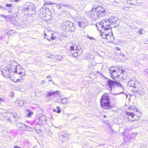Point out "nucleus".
<instances>
[{"label":"nucleus","instance_id":"1","mask_svg":"<svg viewBox=\"0 0 148 148\" xmlns=\"http://www.w3.org/2000/svg\"><path fill=\"white\" fill-rule=\"evenodd\" d=\"M91 13L90 16L94 19L104 17L106 14L104 9L100 6L95 8H92Z\"/></svg>","mask_w":148,"mask_h":148},{"label":"nucleus","instance_id":"2","mask_svg":"<svg viewBox=\"0 0 148 148\" xmlns=\"http://www.w3.org/2000/svg\"><path fill=\"white\" fill-rule=\"evenodd\" d=\"M14 72L17 73V70H12V69L10 70V69H3L2 73L5 77L10 78V79L14 82L17 83L19 82V81H20V82H22V81H21L24 79L23 78L24 76L22 75L21 78L19 77V78L18 79H14L13 78V77Z\"/></svg>","mask_w":148,"mask_h":148},{"label":"nucleus","instance_id":"3","mask_svg":"<svg viewBox=\"0 0 148 148\" xmlns=\"http://www.w3.org/2000/svg\"><path fill=\"white\" fill-rule=\"evenodd\" d=\"M101 106L102 108L108 110L111 108L112 107L109 100V96L107 93L103 95L100 99Z\"/></svg>","mask_w":148,"mask_h":148},{"label":"nucleus","instance_id":"4","mask_svg":"<svg viewBox=\"0 0 148 148\" xmlns=\"http://www.w3.org/2000/svg\"><path fill=\"white\" fill-rule=\"evenodd\" d=\"M25 7L24 12L26 14H32L33 11H35V9L33 4L30 2H27L24 5Z\"/></svg>","mask_w":148,"mask_h":148},{"label":"nucleus","instance_id":"5","mask_svg":"<svg viewBox=\"0 0 148 148\" xmlns=\"http://www.w3.org/2000/svg\"><path fill=\"white\" fill-rule=\"evenodd\" d=\"M107 85V89L111 91L117 87L119 83L116 81H113L109 79H108Z\"/></svg>","mask_w":148,"mask_h":148},{"label":"nucleus","instance_id":"6","mask_svg":"<svg viewBox=\"0 0 148 148\" xmlns=\"http://www.w3.org/2000/svg\"><path fill=\"white\" fill-rule=\"evenodd\" d=\"M126 114L127 116H128L125 119L126 121L131 122L136 120V118L137 116L136 115L134 114V113L132 112H126Z\"/></svg>","mask_w":148,"mask_h":148},{"label":"nucleus","instance_id":"7","mask_svg":"<svg viewBox=\"0 0 148 148\" xmlns=\"http://www.w3.org/2000/svg\"><path fill=\"white\" fill-rule=\"evenodd\" d=\"M101 23L103 25L104 30H106L109 29V27H109L110 24V23L108 21V19L102 20L101 21Z\"/></svg>","mask_w":148,"mask_h":148},{"label":"nucleus","instance_id":"8","mask_svg":"<svg viewBox=\"0 0 148 148\" xmlns=\"http://www.w3.org/2000/svg\"><path fill=\"white\" fill-rule=\"evenodd\" d=\"M77 24L79 26L81 27H86L87 25V22L86 20L83 18L81 21L77 22Z\"/></svg>","mask_w":148,"mask_h":148},{"label":"nucleus","instance_id":"9","mask_svg":"<svg viewBox=\"0 0 148 148\" xmlns=\"http://www.w3.org/2000/svg\"><path fill=\"white\" fill-rule=\"evenodd\" d=\"M108 21L110 23V24L114 25L118 23V19L116 17L111 16L109 19H108Z\"/></svg>","mask_w":148,"mask_h":148},{"label":"nucleus","instance_id":"10","mask_svg":"<svg viewBox=\"0 0 148 148\" xmlns=\"http://www.w3.org/2000/svg\"><path fill=\"white\" fill-rule=\"evenodd\" d=\"M109 71V73L110 74L111 77L112 79H114L117 76V74L115 70L110 69Z\"/></svg>","mask_w":148,"mask_h":148},{"label":"nucleus","instance_id":"11","mask_svg":"<svg viewBox=\"0 0 148 148\" xmlns=\"http://www.w3.org/2000/svg\"><path fill=\"white\" fill-rule=\"evenodd\" d=\"M65 23H63L62 28L64 29H66L67 28V27L70 26H71L73 25V23L69 21H65Z\"/></svg>","mask_w":148,"mask_h":148},{"label":"nucleus","instance_id":"12","mask_svg":"<svg viewBox=\"0 0 148 148\" xmlns=\"http://www.w3.org/2000/svg\"><path fill=\"white\" fill-rule=\"evenodd\" d=\"M11 69H12V70H17V73H18V74H20V75L23 74V73H22V72H19V71H18L17 69V68L16 66V65H14V66H12L11 67ZM15 72L16 73H17L16 72ZM25 74L24 73L23 74V75H22L23 76H24V77H23L24 79H24V76H25ZM21 77H22V76H21ZM20 77L21 78V77Z\"/></svg>","mask_w":148,"mask_h":148},{"label":"nucleus","instance_id":"13","mask_svg":"<svg viewBox=\"0 0 148 148\" xmlns=\"http://www.w3.org/2000/svg\"><path fill=\"white\" fill-rule=\"evenodd\" d=\"M96 26L100 32H101V31H102V29H104L103 25V24H101V21L100 23H97Z\"/></svg>","mask_w":148,"mask_h":148},{"label":"nucleus","instance_id":"14","mask_svg":"<svg viewBox=\"0 0 148 148\" xmlns=\"http://www.w3.org/2000/svg\"><path fill=\"white\" fill-rule=\"evenodd\" d=\"M127 85L130 87H136V86H134L135 85L134 82L132 80H130L128 81Z\"/></svg>","mask_w":148,"mask_h":148},{"label":"nucleus","instance_id":"15","mask_svg":"<svg viewBox=\"0 0 148 148\" xmlns=\"http://www.w3.org/2000/svg\"><path fill=\"white\" fill-rule=\"evenodd\" d=\"M117 88V89L120 90V92H119L120 93H121L123 92L124 90L123 88L120 83H119L118 84Z\"/></svg>","mask_w":148,"mask_h":148},{"label":"nucleus","instance_id":"16","mask_svg":"<svg viewBox=\"0 0 148 148\" xmlns=\"http://www.w3.org/2000/svg\"><path fill=\"white\" fill-rule=\"evenodd\" d=\"M101 36L104 39L106 38L107 40H109L108 38L110 37V36L108 34L102 33L101 34Z\"/></svg>","mask_w":148,"mask_h":148},{"label":"nucleus","instance_id":"17","mask_svg":"<svg viewBox=\"0 0 148 148\" xmlns=\"http://www.w3.org/2000/svg\"><path fill=\"white\" fill-rule=\"evenodd\" d=\"M57 8L59 9L62 8V6L63 7H68L67 5L64 3H62L60 4H58L57 5Z\"/></svg>","mask_w":148,"mask_h":148},{"label":"nucleus","instance_id":"18","mask_svg":"<svg viewBox=\"0 0 148 148\" xmlns=\"http://www.w3.org/2000/svg\"><path fill=\"white\" fill-rule=\"evenodd\" d=\"M75 29V27L73 25L71 26H69L67 27V28L66 29V30L67 31H74Z\"/></svg>","mask_w":148,"mask_h":148},{"label":"nucleus","instance_id":"19","mask_svg":"<svg viewBox=\"0 0 148 148\" xmlns=\"http://www.w3.org/2000/svg\"><path fill=\"white\" fill-rule=\"evenodd\" d=\"M127 3L129 4H134L137 0H126Z\"/></svg>","mask_w":148,"mask_h":148},{"label":"nucleus","instance_id":"20","mask_svg":"<svg viewBox=\"0 0 148 148\" xmlns=\"http://www.w3.org/2000/svg\"><path fill=\"white\" fill-rule=\"evenodd\" d=\"M23 126L25 127V129H26L27 131L31 132L32 131V128L26 125H23Z\"/></svg>","mask_w":148,"mask_h":148},{"label":"nucleus","instance_id":"21","mask_svg":"<svg viewBox=\"0 0 148 148\" xmlns=\"http://www.w3.org/2000/svg\"><path fill=\"white\" fill-rule=\"evenodd\" d=\"M71 53L73 56L75 57H76L78 55L77 52L76 50V49H75V50L71 52Z\"/></svg>","mask_w":148,"mask_h":148},{"label":"nucleus","instance_id":"22","mask_svg":"<svg viewBox=\"0 0 148 148\" xmlns=\"http://www.w3.org/2000/svg\"><path fill=\"white\" fill-rule=\"evenodd\" d=\"M61 100V102L63 104H65L67 102V99L65 98H62Z\"/></svg>","mask_w":148,"mask_h":148},{"label":"nucleus","instance_id":"23","mask_svg":"<svg viewBox=\"0 0 148 148\" xmlns=\"http://www.w3.org/2000/svg\"><path fill=\"white\" fill-rule=\"evenodd\" d=\"M23 125L25 124L23 123H20L18 124V125L21 129L22 130H25V127L23 126Z\"/></svg>","mask_w":148,"mask_h":148},{"label":"nucleus","instance_id":"24","mask_svg":"<svg viewBox=\"0 0 148 148\" xmlns=\"http://www.w3.org/2000/svg\"><path fill=\"white\" fill-rule=\"evenodd\" d=\"M25 103V101L23 100H20L19 101L18 103L19 106H22Z\"/></svg>","mask_w":148,"mask_h":148},{"label":"nucleus","instance_id":"25","mask_svg":"<svg viewBox=\"0 0 148 148\" xmlns=\"http://www.w3.org/2000/svg\"><path fill=\"white\" fill-rule=\"evenodd\" d=\"M36 95L38 97L41 96L42 95V92H37L35 93Z\"/></svg>","mask_w":148,"mask_h":148},{"label":"nucleus","instance_id":"26","mask_svg":"<svg viewBox=\"0 0 148 148\" xmlns=\"http://www.w3.org/2000/svg\"><path fill=\"white\" fill-rule=\"evenodd\" d=\"M133 92H134L135 95H136L137 94L138 95V96L141 95V93H140L139 91L137 90H133Z\"/></svg>","mask_w":148,"mask_h":148},{"label":"nucleus","instance_id":"27","mask_svg":"<svg viewBox=\"0 0 148 148\" xmlns=\"http://www.w3.org/2000/svg\"><path fill=\"white\" fill-rule=\"evenodd\" d=\"M53 95L52 92H47V97H50Z\"/></svg>","mask_w":148,"mask_h":148},{"label":"nucleus","instance_id":"28","mask_svg":"<svg viewBox=\"0 0 148 148\" xmlns=\"http://www.w3.org/2000/svg\"><path fill=\"white\" fill-rule=\"evenodd\" d=\"M56 108L57 109V113H59L61 112V111L60 110V108L59 107L57 106L56 107Z\"/></svg>","mask_w":148,"mask_h":148},{"label":"nucleus","instance_id":"29","mask_svg":"<svg viewBox=\"0 0 148 148\" xmlns=\"http://www.w3.org/2000/svg\"><path fill=\"white\" fill-rule=\"evenodd\" d=\"M53 95H58L59 94V92L58 91L52 92Z\"/></svg>","mask_w":148,"mask_h":148},{"label":"nucleus","instance_id":"30","mask_svg":"<svg viewBox=\"0 0 148 148\" xmlns=\"http://www.w3.org/2000/svg\"><path fill=\"white\" fill-rule=\"evenodd\" d=\"M74 48L75 47L74 46H71L70 47V49H71V52L74 51Z\"/></svg>","mask_w":148,"mask_h":148},{"label":"nucleus","instance_id":"31","mask_svg":"<svg viewBox=\"0 0 148 148\" xmlns=\"http://www.w3.org/2000/svg\"><path fill=\"white\" fill-rule=\"evenodd\" d=\"M53 34H51V39L52 40H54L55 39V38H56V37H55V36L53 37Z\"/></svg>","mask_w":148,"mask_h":148},{"label":"nucleus","instance_id":"32","mask_svg":"<svg viewBox=\"0 0 148 148\" xmlns=\"http://www.w3.org/2000/svg\"><path fill=\"white\" fill-rule=\"evenodd\" d=\"M33 114V112H29L28 114H27V116L28 117H30Z\"/></svg>","mask_w":148,"mask_h":148},{"label":"nucleus","instance_id":"33","mask_svg":"<svg viewBox=\"0 0 148 148\" xmlns=\"http://www.w3.org/2000/svg\"><path fill=\"white\" fill-rule=\"evenodd\" d=\"M5 6L6 7H11L12 6V4H7L5 5Z\"/></svg>","mask_w":148,"mask_h":148},{"label":"nucleus","instance_id":"34","mask_svg":"<svg viewBox=\"0 0 148 148\" xmlns=\"http://www.w3.org/2000/svg\"><path fill=\"white\" fill-rule=\"evenodd\" d=\"M0 16L1 17H3V18H4L5 19L7 18V16H5L3 14H1V15H0Z\"/></svg>","mask_w":148,"mask_h":148},{"label":"nucleus","instance_id":"35","mask_svg":"<svg viewBox=\"0 0 148 148\" xmlns=\"http://www.w3.org/2000/svg\"><path fill=\"white\" fill-rule=\"evenodd\" d=\"M138 32L139 35H142L143 34V32H142V31L141 30H139Z\"/></svg>","mask_w":148,"mask_h":148},{"label":"nucleus","instance_id":"36","mask_svg":"<svg viewBox=\"0 0 148 148\" xmlns=\"http://www.w3.org/2000/svg\"><path fill=\"white\" fill-rule=\"evenodd\" d=\"M62 136H64V137H65V138H68L69 137V136H68V134H65V135L64 136H63V135H62Z\"/></svg>","mask_w":148,"mask_h":148},{"label":"nucleus","instance_id":"37","mask_svg":"<svg viewBox=\"0 0 148 148\" xmlns=\"http://www.w3.org/2000/svg\"><path fill=\"white\" fill-rule=\"evenodd\" d=\"M120 56H121L123 57V58H124L125 56L124 55L123 53H120Z\"/></svg>","mask_w":148,"mask_h":148},{"label":"nucleus","instance_id":"38","mask_svg":"<svg viewBox=\"0 0 148 148\" xmlns=\"http://www.w3.org/2000/svg\"><path fill=\"white\" fill-rule=\"evenodd\" d=\"M0 8L1 9H5V8L4 7H3L2 6L0 5Z\"/></svg>","mask_w":148,"mask_h":148},{"label":"nucleus","instance_id":"39","mask_svg":"<svg viewBox=\"0 0 148 148\" xmlns=\"http://www.w3.org/2000/svg\"><path fill=\"white\" fill-rule=\"evenodd\" d=\"M45 83V81L44 80H42L41 82V83L42 84H44Z\"/></svg>","mask_w":148,"mask_h":148},{"label":"nucleus","instance_id":"40","mask_svg":"<svg viewBox=\"0 0 148 148\" xmlns=\"http://www.w3.org/2000/svg\"><path fill=\"white\" fill-rule=\"evenodd\" d=\"M47 4L49 5H51V4H53V3H51L50 2H48V3H47Z\"/></svg>","mask_w":148,"mask_h":148},{"label":"nucleus","instance_id":"41","mask_svg":"<svg viewBox=\"0 0 148 148\" xmlns=\"http://www.w3.org/2000/svg\"><path fill=\"white\" fill-rule=\"evenodd\" d=\"M51 77V76H48L47 77V78L49 79V78H50Z\"/></svg>","mask_w":148,"mask_h":148},{"label":"nucleus","instance_id":"42","mask_svg":"<svg viewBox=\"0 0 148 148\" xmlns=\"http://www.w3.org/2000/svg\"><path fill=\"white\" fill-rule=\"evenodd\" d=\"M145 72L147 73H148V69H146L145 70Z\"/></svg>","mask_w":148,"mask_h":148},{"label":"nucleus","instance_id":"43","mask_svg":"<svg viewBox=\"0 0 148 148\" xmlns=\"http://www.w3.org/2000/svg\"><path fill=\"white\" fill-rule=\"evenodd\" d=\"M87 36L89 38H90V39H92V38H91V37H90V36Z\"/></svg>","mask_w":148,"mask_h":148},{"label":"nucleus","instance_id":"44","mask_svg":"<svg viewBox=\"0 0 148 148\" xmlns=\"http://www.w3.org/2000/svg\"><path fill=\"white\" fill-rule=\"evenodd\" d=\"M53 111L54 112H56V110H55V109H53Z\"/></svg>","mask_w":148,"mask_h":148},{"label":"nucleus","instance_id":"45","mask_svg":"<svg viewBox=\"0 0 148 148\" xmlns=\"http://www.w3.org/2000/svg\"><path fill=\"white\" fill-rule=\"evenodd\" d=\"M52 80V79H50V80H49V82H50V81H51Z\"/></svg>","mask_w":148,"mask_h":148},{"label":"nucleus","instance_id":"46","mask_svg":"<svg viewBox=\"0 0 148 148\" xmlns=\"http://www.w3.org/2000/svg\"><path fill=\"white\" fill-rule=\"evenodd\" d=\"M44 35L45 36H46V34L45 33H44Z\"/></svg>","mask_w":148,"mask_h":148},{"label":"nucleus","instance_id":"47","mask_svg":"<svg viewBox=\"0 0 148 148\" xmlns=\"http://www.w3.org/2000/svg\"><path fill=\"white\" fill-rule=\"evenodd\" d=\"M1 98H0V102H1Z\"/></svg>","mask_w":148,"mask_h":148},{"label":"nucleus","instance_id":"48","mask_svg":"<svg viewBox=\"0 0 148 148\" xmlns=\"http://www.w3.org/2000/svg\"><path fill=\"white\" fill-rule=\"evenodd\" d=\"M106 117V116L105 115L104 116V118H105Z\"/></svg>","mask_w":148,"mask_h":148},{"label":"nucleus","instance_id":"49","mask_svg":"<svg viewBox=\"0 0 148 148\" xmlns=\"http://www.w3.org/2000/svg\"><path fill=\"white\" fill-rule=\"evenodd\" d=\"M15 1H18L19 0H15Z\"/></svg>","mask_w":148,"mask_h":148},{"label":"nucleus","instance_id":"50","mask_svg":"<svg viewBox=\"0 0 148 148\" xmlns=\"http://www.w3.org/2000/svg\"><path fill=\"white\" fill-rule=\"evenodd\" d=\"M115 2L116 3H118V2H116V1H115Z\"/></svg>","mask_w":148,"mask_h":148},{"label":"nucleus","instance_id":"51","mask_svg":"<svg viewBox=\"0 0 148 148\" xmlns=\"http://www.w3.org/2000/svg\"><path fill=\"white\" fill-rule=\"evenodd\" d=\"M46 5V4H44V5Z\"/></svg>","mask_w":148,"mask_h":148},{"label":"nucleus","instance_id":"52","mask_svg":"<svg viewBox=\"0 0 148 148\" xmlns=\"http://www.w3.org/2000/svg\"><path fill=\"white\" fill-rule=\"evenodd\" d=\"M141 29V30H143V29Z\"/></svg>","mask_w":148,"mask_h":148}]
</instances>
